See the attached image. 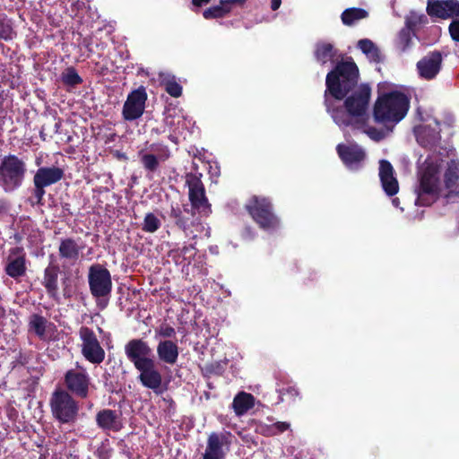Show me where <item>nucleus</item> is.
I'll use <instances>...</instances> for the list:
<instances>
[{
  "label": "nucleus",
  "mask_w": 459,
  "mask_h": 459,
  "mask_svg": "<svg viewBox=\"0 0 459 459\" xmlns=\"http://www.w3.org/2000/svg\"><path fill=\"white\" fill-rule=\"evenodd\" d=\"M125 353L128 360L139 372L138 380L141 385L152 389L155 394L162 393V375L157 368L153 359L152 349L143 339H131L125 345Z\"/></svg>",
  "instance_id": "f257e3e1"
},
{
  "label": "nucleus",
  "mask_w": 459,
  "mask_h": 459,
  "mask_svg": "<svg viewBox=\"0 0 459 459\" xmlns=\"http://www.w3.org/2000/svg\"><path fill=\"white\" fill-rule=\"evenodd\" d=\"M359 70L351 56L337 61L333 68L326 74L325 96L330 94L334 100H342L357 88Z\"/></svg>",
  "instance_id": "f03ea898"
},
{
  "label": "nucleus",
  "mask_w": 459,
  "mask_h": 459,
  "mask_svg": "<svg viewBox=\"0 0 459 459\" xmlns=\"http://www.w3.org/2000/svg\"><path fill=\"white\" fill-rule=\"evenodd\" d=\"M351 94L343 100V107L332 108L325 99L327 111L334 122L339 126H349L352 124V119L362 118L367 115L371 98V88L367 83H361L355 88Z\"/></svg>",
  "instance_id": "7ed1b4c3"
},
{
  "label": "nucleus",
  "mask_w": 459,
  "mask_h": 459,
  "mask_svg": "<svg viewBox=\"0 0 459 459\" xmlns=\"http://www.w3.org/2000/svg\"><path fill=\"white\" fill-rule=\"evenodd\" d=\"M410 98L403 92L392 91L379 95L374 104L373 117L377 123L397 124L407 115Z\"/></svg>",
  "instance_id": "20e7f679"
},
{
  "label": "nucleus",
  "mask_w": 459,
  "mask_h": 459,
  "mask_svg": "<svg viewBox=\"0 0 459 459\" xmlns=\"http://www.w3.org/2000/svg\"><path fill=\"white\" fill-rule=\"evenodd\" d=\"M245 209L258 227L265 231L275 230L281 225V220L275 213L269 197L252 195L246 204Z\"/></svg>",
  "instance_id": "39448f33"
},
{
  "label": "nucleus",
  "mask_w": 459,
  "mask_h": 459,
  "mask_svg": "<svg viewBox=\"0 0 459 459\" xmlns=\"http://www.w3.org/2000/svg\"><path fill=\"white\" fill-rule=\"evenodd\" d=\"M27 173L26 162L15 154L4 156L0 161V186L5 193L19 189Z\"/></svg>",
  "instance_id": "423d86ee"
},
{
  "label": "nucleus",
  "mask_w": 459,
  "mask_h": 459,
  "mask_svg": "<svg viewBox=\"0 0 459 459\" xmlns=\"http://www.w3.org/2000/svg\"><path fill=\"white\" fill-rule=\"evenodd\" d=\"M53 418L61 424H74L78 418L79 403L65 389L56 388L49 399Z\"/></svg>",
  "instance_id": "0eeeda50"
},
{
  "label": "nucleus",
  "mask_w": 459,
  "mask_h": 459,
  "mask_svg": "<svg viewBox=\"0 0 459 459\" xmlns=\"http://www.w3.org/2000/svg\"><path fill=\"white\" fill-rule=\"evenodd\" d=\"M88 283L91 294L98 300V306L105 308L112 290V280L109 271L100 264L89 267Z\"/></svg>",
  "instance_id": "6e6552de"
},
{
  "label": "nucleus",
  "mask_w": 459,
  "mask_h": 459,
  "mask_svg": "<svg viewBox=\"0 0 459 459\" xmlns=\"http://www.w3.org/2000/svg\"><path fill=\"white\" fill-rule=\"evenodd\" d=\"M186 185L188 187V199L191 209L200 217H208L212 213V204L206 196L201 173L186 174Z\"/></svg>",
  "instance_id": "1a4fd4ad"
},
{
  "label": "nucleus",
  "mask_w": 459,
  "mask_h": 459,
  "mask_svg": "<svg viewBox=\"0 0 459 459\" xmlns=\"http://www.w3.org/2000/svg\"><path fill=\"white\" fill-rule=\"evenodd\" d=\"M169 215L175 226L184 231L186 236L195 237L196 233L201 232L204 229L200 216H196V212L187 204H184L182 207L178 204L172 205Z\"/></svg>",
  "instance_id": "9d476101"
},
{
  "label": "nucleus",
  "mask_w": 459,
  "mask_h": 459,
  "mask_svg": "<svg viewBox=\"0 0 459 459\" xmlns=\"http://www.w3.org/2000/svg\"><path fill=\"white\" fill-rule=\"evenodd\" d=\"M439 190L437 170L429 166L422 171L420 178L417 204L422 206L430 205L434 197L439 194Z\"/></svg>",
  "instance_id": "9b49d317"
},
{
  "label": "nucleus",
  "mask_w": 459,
  "mask_h": 459,
  "mask_svg": "<svg viewBox=\"0 0 459 459\" xmlns=\"http://www.w3.org/2000/svg\"><path fill=\"white\" fill-rule=\"evenodd\" d=\"M66 391L72 395L81 399H86L90 394L91 378L82 368L69 369L64 377Z\"/></svg>",
  "instance_id": "f8f14e48"
},
{
  "label": "nucleus",
  "mask_w": 459,
  "mask_h": 459,
  "mask_svg": "<svg viewBox=\"0 0 459 459\" xmlns=\"http://www.w3.org/2000/svg\"><path fill=\"white\" fill-rule=\"evenodd\" d=\"M79 335L82 342V353L83 357L92 364H100L105 359V351L93 332L88 326H82L79 330Z\"/></svg>",
  "instance_id": "ddd939ff"
},
{
  "label": "nucleus",
  "mask_w": 459,
  "mask_h": 459,
  "mask_svg": "<svg viewBox=\"0 0 459 459\" xmlns=\"http://www.w3.org/2000/svg\"><path fill=\"white\" fill-rule=\"evenodd\" d=\"M147 100L146 90L143 86L132 91L124 103L122 116L126 121H134L140 118L145 109Z\"/></svg>",
  "instance_id": "4468645a"
},
{
  "label": "nucleus",
  "mask_w": 459,
  "mask_h": 459,
  "mask_svg": "<svg viewBox=\"0 0 459 459\" xmlns=\"http://www.w3.org/2000/svg\"><path fill=\"white\" fill-rule=\"evenodd\" d=\"M4 273L13 280L19 281L27 273V255L22 247L10 248L6 257Z\"/></svg>",
  "instance_id": "2eb2a0df"
},
{
  "label": "nucleus",
  "mask_w": 459,
  "mask_h": 459,
  "mask_svg": "<svg viewBox=\"0 0 459 459\" xmlns=\"http://www.w3.org/2000/svg\"><path fill=\"white\" fill-rule=\"evenodd\" d=\"M444 198L447 203H455L459 200V161L450 160L443 175Z\"/></svg>",
  "instance_id": "dca6fc26"
},
{
  "label": "nucleus",
  "mask_w": 459,
  "mask_h": 459,
  "mask_svg": "<svg viewBox=\"0 0 459 459\" xmlns=\"http://www.w3.org/2000/svg\"><path fill=\"white\" fill-rule=\"evenodd\" d=\"M232 437L230 432H212L208 436L203 459H225L226 452L223 447L231 444Z\"/></svg>",
  "instance_id": "f3484780"
},
{
  "label": "nucleus",
  "mask_w": 459,
  "mask_h": 459,
  "mask_svg": "<svg viewBox=\"0 0 459 459\" xmlns=\"http://www.w3.org/2000/svg\"><path fill=\"white\" fill-rule=\"evenodd\" d=\"M336 152L342 163L349 169H359L366 158L365 151L356 143H339Z\"/></svg>",
  "instance_id": "a211bd4d"
},
{
  "label": "nucleus",
  "mask_w": 459,
  "mask_h": 459,
  "mask_svg": "<svg viewBox=\"0 0 459 459\" xmlns=\"http://www.w3.org/2000/svg\"><path fill=\"white\" fill-rule=\"evenodd\" d=\"M151 150L157 153H143L141 155L140 160L145 170L155 172L160 167V160L165 161L170 156L168 146L161 143H152Z\"/></svg>",
  "instance_id": "6ab92c4d"
},
{
  "label": "nucleus",
  "mask_w": 459,
  "mask_h": 459,
  "mask_svg": "<svg viewBox=\"0 0 459 459\" xmlns=\"http://www.w3.org/2000/svg\"><path fill=\"white\" fill-rule=\"evenodd\" d=\"M441 64V53L439 51H432L417 63V69L420 77L426 80H432L439 73Z\"/></svg>",
  "instance_id": "aec40b11"
},
{
  "label": "nucleus",
  "mask_w": 459,
  "mask_h": 459,
  "mask_svg": "<svg viewBox=\"0 0 459 459\" xmlns=\"http://www.w3.org/2000/svg\"><path fill=\"white\" fill-rule=\"evenodd\" d=\"M379 178L382 187L388 196H394L399 191L398 180L394 177V169L386 160L379 162Z\"/></svg>",
  "instance_id": "412c9836"
},
{
  "label": "nucleus",
  "mask_w": 459,
  "mask_h": 459,
  "mask_svg": "<svg viewBox=\"0 0 459 459\" xmlns=\"http://www.w3.org/2000/svg\"><path fill=\"white\" fill-rule=\"evenodd\" d=\"M84 245H80L74 238H65L60 239L58 247V255L64 263H69L74 265L80 258Z\"/></svg>",
  "instance_id": "4be33fe9"
},
{
  "label": "nucleus",
  "mask_w": 459,
  "mask_h": 459,
  "mask_svg": "<svg viewBox=\"0 0 459 459\" xmlns=\"http://www.w3.org/2000/svg\"><path fill=\"white\" fill-rule=\"evenodd\" d=\"M65 176L63 169L56 166L40 167L33 177V183H37L46 188L59 182Z\"/></svg>",
  "instance_id": "5701e85b"
},
{
  "label": "nucleus",
  "mask_w": 459,
  "mask_h": 459,
  "mask_svg": "<svg viewBox=\"0 0 459 459\" xmlns=\"http://www.w3.org/2000/svg\"><path fill=\"white\" fill-rule=\"evenodd\" d=\"M342 55H339L338 49L333 44L326 41H318L315 45L314 57L321 65H325L328 62L333 63L335 60L340 61Z\"/></svg>",
  "instance_id": "b1692460"
},
{
  "label": "nucleus",
  "mask_w": 459,
  "mask_h": 459,
  "mask_svg": "<svg viewBox=\"0 0 459 459\" xmlns=\"http://www.w3.org/2000/svg\"><path fill=\"white\" fill-rule=\"evenodd\" d=\"M60 269L57 264H49L44 270L42 285L48 295L53 299H58V274Z\"/></svg>",
  "instance_id": "393cba45"
},
{
  "label": "nucleus",
  "mask_w": 459,
  "mask_h": 459,
  "mask_svg": "<svg viewBox=\"0 0 459 459\" xmlns=\"http://www.w3.org/2000/svg\"><path fill=\"white\" fill-rule=\"evenodd\" d=\"M96 423L103 430L119 431L122 428L119 415L111 409H103L96 414Z\"/></svg>",
  "instance_id": "a878e982"
},
{
  "label": "nucleus",
  "mask_w": 459,
  "mask_h": 459,
  "mask_svg": "<svg viewBox=\"0 0 459 459\" xmlns=\"http://www.w3.org/2000/svg\"><path fill=\"white\" fill-rule=\"evenodd\" d=\"M156 351L159 359L163 363L174 365L178 361L179 355L178 346L171 340L160 341Z\"/></svg>",
  "instance_id": "bb28decb"
},
{
  "label": "nucleus",
  "mask_w": 459,
  "mask_h": 459,
  "mask_svg": "<svg viewBox=\"0 0 459 459\" xmlns=\"http://www.w3.org/2000/svg\"><path fill=\"white\" fill-rule=\"evenodd\" d=\"M255 406V397L244 391L237 394L232 402V408L238 416H242Z\"/></svg>",
  "instance_id": "cd10ccee"
},
{
  "label": "nucleus",
  "mask_w": 459,
  "mask_h": 459,
  "mask_svg": "<svg viewBox=\"0 0 459 459\" xmlns=\"http://www.w3.org/2000/svg\"><path fill=\"white\" fill-rule=\"evenodd\" d=\"M54 325L39 314H32L29 319V331L33 332L40 340H46L47 328Z\"/></svg>",
  "instance_id": "c85d7f7f"
},
{
  "label": "nucleus",
  "mask_w": 459,
  "mask_h": 459,
  "mask_svg": "<svg viewBox=\"0 0 459 459\" xmlns=\"http://www.w3.org/2000/svg\"><path fill=\"white\" fill-rule=\"evenodd\" d=\"M368 17V11L359 7L347 8L341 14L342 22L346 26H352L357 22L366 19Z\"/></svg>",
  "instance_id": "c756f323"
},
{
  "label": "nucleus",
  "mask_w": 459,
  "mask_h": 459,
  "mask_svg": "<svg viewBox=\"0 0 459 459\" xmlns=\"http://www.w3.org/2000/svg\"><path fill=\"white\" fill-rule=\"evenodd\" d=\"M357 47L371 61L376 62V63H379L381 61L380 51L372 40H370L368 39H359L358 41Z\"/></svg>",
  "instance_id": "7c9ffc66"
},
{
  "label": "nucleus",
  "mask_w": 459,
  "mask_h": 459,
  "mask_svg": "<svg viewBox=\"0 0 459 459\" xmlns=\"http://www.w3.org/2000/svg\"><path fill=\"white\" fill-rule=\"evenodd\" d=\"M427 13L431 17H437L440 19H446L449 17V13L446 12V1L445 0H428Z\"/></svg>",
  "instance_id": "2f4dec72"
},
{
  "label": "nucleus",
  "mask_w": 459,
  "mask_h": 459,
  "mask_svg": "<svg viewBox=\"0 0 459 459\" xmlns=\"http://www.w3.org/2000/svg\"><path fill=\"white\" fill-rule=\"evenodd\" d=\"M62 82L70 87H74L82 83V78L79 75L76 69L73 66L67 67L61 74Z\"/></svg>",
  "instance_id": "473e14b6"
},
{
  "label": "nucleus",
  "mask_w": 459,
  "mask_h": 459,
  "mask_svg": "<svg viewBox=\"0 0 459 459\" xmlns=\"http://www.w3.org/2000/svg\"><path fill=\"white\" fill-rule=\"evenodd\" d=\"M161 226V222L160 219L152 212H148L145 214L143 224L142 230L147 233H154L156 232Z\"/></svg>",
  "instance_id": "72a5a7b5"
},
{
  "label": "nucleus",
  "mask_w": 459,
  "mask_h": 459,
  "mask_svg": "<svg viewBox=\"0 0 459 459\" xmlns=\"http://www.w3.org/2000/svg\"><path fill=\"white\" fill-rule=\"evenodd\" d=\"M228 15H229V13H228L226 8L222 5V4H219L217 5H213L209 8H206L203 12V17L205 20L222 19Z\"/></svg>",
  "instance_id": "f704fd0d"
},
{
  "label": "nucleus",
  "mask_w": 459,
  "mask_h": 459,
  "mask_svg": "<svg viewBox=\"0 0 459 459\" xmlns=\"http://www.w3.org/2000/svg\"><path fill=\"white\" fill-rule=\"evenodd\" d=\"M34 187L32 189L31 196L28 198V202L31 206H43L44 205V195H46V190L44 187L39 186L37 183H33Z\"/></svg>",
  "instance_id": "c9c22d12"
},
{
  "label": "nucleus",
  "mask_w": 459,
  "mask_h": 459,
  "mask_svg": "<svg viewBox=\"0 0 459 459\" xmlns=\"http://www.w3.org/2000/svg\"><path fill=\"white\" fill-rule=\"evenodd\" d=\"M427 22V17L424 14H417L416 13H411L405 19V27L403 29H409V31L413 32L418 26Z\"/></svg>",
  "instance_id": "e433bc0d"
},
{
  "label": "nucleus",
  "mask_w": 459,
  "mask_h": 459,
  "mask_svg": "<svg viewBox=\"0 0 459 459\" xmlns=\"http://www.w3.org/2000/svg\"><path fill=\"white\" fill-rule=\"evenodd\" d=\"M411 45V32L409 29H402L398 33L397 48L405 52Z\"/></svg>",
  "instance_id": "4c0bfd02"
},
{
  "label": "nucleus",
  "mask_w": 459,
  "mask_h": 459,
  "mask_svg": "<svg viewBox=\"0 0 459 459\" xmlns=\"http://www.w3.org/2000/svg\"><path fill=\"white\" fill-rule=\"evenodd\" d=\"M165 91L168 94H169L173 98H178L182 95V86L176 82L173 78L171 80H168L164 82Z\"/></svg>",
  "instance_id": "58836bf2"
},
{
  "label": "nucleus",
  "mask_w": 459,
  "mask_h": 459,
  "mask_svg": "<svg viewBox=\"0 0 459 459\" xmlns=\"http://www.w3.org/2000/svg\"><path fill=\"white\" fill-rule=\"evenodd\" d=\"M14 35L15 32L10 22L5 19L0 20V39L7 41L11 40Z\"/></svg>",
  "instance_id": "ea45409f"
},
{
  "label": "nucleus",
  "mask_w": 459,
  "mask_h": 459,
  "mask_svg": "<svg viewBox=\"0 0 459 459\" xmlns=\"http://www.w3.org/2000/svg\"><path fill=\"white\" fill-rule=\"evenodd\" d=\"M83 45L90 53L102 51L105 48L104 43H98V39L93 36L84 38Z\"/></svg>",
  "instance_id": "a19ab883"
},
{
  "label": "nucleus",
  "mask_w": 459,
  "mask_h": 459,
  "mask_svg": "<svg viewBox=\"0 0 459 459\" xmlns=\"http://www.w3.org/2000/svg\"><path fill=\"white\" fill-rule=\"evenodd\" d=\"M298 395L299 392L294 386L283 387L280 391V397L282 402L286 399L295 400Z\"/></svg>",
  "instance_id": "79ce46f5"
},
{
  "label": "nucleus",
  "mask_w": 459,
  "mask_h": 459,
  "mask_svg": "<svg viewBox=\"0 0 459 459\" xmlns=\"http://www.w3.org/2000/svg\"><path fill=\"white\" fill-rule=\"evenodd\" d=\"M446 12L449 13V17L459 16V1L457 0H445Z\"/></svg>",
  "instance_id": "37998d69"
},
{
  "label": "nucleus",
  "mask_w": 459,
  "mask_h": 459,
  "mask_svg": "<svg viewBox=\"0 0 459 459\" xmlns=\"http://www.w3.org/2000/svg\"><path fill=\"white\" fill-rule=\"evenodd\" d=\"M158 333L164 338H172L176 335V331L169 325L162 324L158 330Z\"/></svg>",
  "instance_id": "c03bdc74"
},
{
  "label": "nucleus",
  "mask_w": 459,
  "mask_h": 459,
  "mask_svg": "<svg viewBox=\"0 0 459 459\" xmlns=\"http://www.w3.org/2000/svg\"><path fill=\"white\" fill-rule=\"evenodd\" d=\"M247 1V0H220V4H222L230 14L234 6H243Z\"/></svg>",
  "instance_id": "a18cd8bd"
},
{
  "label": "nucleus",
  "mask_w": 459,
  "mask_h": 459,
  "mask_svg": "<svg viewBox=\"0 0 459 459\" xmlns=\"http://www.w3.org/2000/svg\"><path fill=\"white\" fill-rule=\"evenodd\" d=\"M448 30L453 40L459 42V18L452 21Z\"/></svg>",
  "instance_id": "49530a36"
},
{
  "label": "nucleus",
  "mask_w": 459,
  "mask_h": 459,
  "mask_svg": "<svg viewBox=\"0 0 459 459\" xmlns=\"http://www.w3.org/2000/svg\"><path fill=\"white\" fill-rule=\"evenodd\" d=\"M205 369L207 373L212 375H221L224 371L223 367L220 362H213L206 365Z\"/></svg>",
  "instance_id": "de8ad7c7"
},
{
  "label": "nucleus",
  "mask_w": 459,
  "mask_h": 459,
  "mask_svg": "<svg viewBox=\"0 0 459 459\" xmlns=\"http://www.w3.org/2000/svg\"><path fill=\"white\" fill-rule=\"evenodd\" d=\"M290 425L285 421H277L273 424L274 436L281 434L290 429Z\"/></svg>",
  "instance_id": "09e8293b"
},
{
  "label": "nucleus",
  "mask_w": 459,
  "mask_h": 459,
  "mask_svg": "<svg viewBox=\"0 0 459 459\" xmlns=\"http://www.w3.org/2000/svg\"><path fill=\"white\" fill-rule=\"evenodd\" d=\"M257 432L262 434L264 437H273L274 432L273 429V424L266 425V424H261L257 427Z\"/></svg>",
  "instance_id": "8fccbe9b"
},
{
  "label": "nucleus",
  "mask_w": 459,
  "mask_h": 459,
  "mask_svg": "<svg viewBox=\"0 0 459 459\" xmlns=\"http://www.w3.org/2000/svg\"><path fill=\"white\" fill-rule=\"evenodd\" d=\"M11 208V204L8 200L1 199L0 200V217L6 215Z\"/></svg>",
  "instance_id": "3c124183"
},
{
  "label": "nucleus",
  "mask_w": 459,
  "mask_h": 459,
  "mask_svg": "<svg viewBox=\"0 0 459 459\" xmlns=\"http://www.w3.org/2000/svg\"><path fill=\"white\" fill-rule=\"evenodd\" d=\"M212 0H192L193 5L196 7H202L207 4H209Z\"/></svg>",
  "instance_id": "603ef678"
},
{
  "label": "nucleus",
  "mask_w": 459,
  "mask_h": 459,
  "mask_svg": "<svg viewBox=\"0 0 459 459\" xmlns=\"http://www.w3.org/2000/svg\"><path fill=\"white\" fill-rule=\"evenodd\" d=\"M281 0H271V8L273 11H276L280 8Z\"/></svg>",
  "instance_id": "864d4df0"
},
{
  "label": "nucleus",
  "mask_w": 459,
  "mask_h": 459,
  "mask_svg": "<svg viewBox=\"0 0 459 459\" xmlns=\"http://www.w3.org/2000/svg\"><path fill=\"white\" fill-rule=\"evenodd\" d=\"M172 117H166L164 121L167 125H170L172 123Z\"/></svg>",
  "instance_id": "5fc2aeb1"
},
{
  "label": "nucleus",
  "mask_w": 459,
  "mask_h": 459,
  "mask_svg": "<svg viewBox=\"0 0 459 459\" xmlns=\"http://www.w3.org/2000/svg\"><path fill=\"white\" fill-rule=\"evenodd\" d=\"M169 139H170L172 142H175V143H176V139H177L176 137H173V136H171V135H170V136H169Z\"/></svg>",
  "instance_id": "6e6d98bb"
},
{
  "label": "nucleus",
  "mask_w": 459,
  "mask_h": 459,
  "mask_svg": "<svg viewBox=\"0 0 459 459\" xmlns=\"http://www.w3.org/2000/svg\"><path fill=\"white\" fill-rule=\"evenodd\" d=\"M393 204H394V205H397V204H398V199H394V200H393Z\"/></svg>",
  "instance_id": "4d7b16f0"
},
{
  "label": "nucleus",
  "mask_w": 459,
  "mask_h": 459,
  "mask_svg": "<svg viewBox=\"0 0 459 459\" xmlns=\"http://www.w3.org/2000/svg\"><path fill=\"white\" fill-rule=\"evenodd\" d=\"M152 132H155L156 134H160V130L159 129H152Z\"/></svg>",
  "instance_id": "13d9d810"
}]
</instances>
